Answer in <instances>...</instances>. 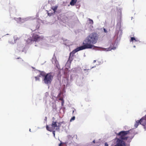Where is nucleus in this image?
<instances>
[{"label":"nucleus","instance_id":"1","mask_svg":"<svg viewBox=\"0 0 146 146\" xmlns=\"http://www.w3.org/2000/svg\"><path fill=\"white\" fill-rule=\"evenodd\" d=\"M99 35L97 33H92L88 35L83 41V46L86 49L91 48L95 46L93 44H96L98 40Z\"/></svg>","mask_w":146,"mask_h":146},{"label":"nucleus","instance_id":"2","mask_svg":"<svg viewBox=\"0 0 146 146\" xmlns=\"http://www.w3.org/2000/svg\"><path fill=\"white\" fill-rule=\"evenodd\" d=\"M64 123V121L57 123L56 121H53L51 125V127H49L48 125H46V129L48 131L50 132L52 131L53 136L55 137V130L59 131L62 124Z\"/></svg>","mask_w":146,"mask_h":146},{"label":"nucleus","instance_id":"3","mask_svg":"<svg viewBox=\"0 0 146 146\" xmlns=\"http://www.w3.org/2000/svg\"><path fill=\"white\" fill-rule=\"evenodd\" d=\"M53 78V76L50 73L47 74L44 79V83L47 84H50Z\"/></svg>","mask_w":146,"mask_h":146},{"label":"nucleus","instance_id":"4","mask_svg":"<svg viewBox=\"0 0 146 146\" xmlns=\"http://www.w3.org/2000/svg\"><path fill=\"white\" fill-rule=\"evenodd\" d=\"M129 131H122L117 134V135L119 136L120 139L123 140H126L128 138V137H126V135L129 133Z\"/></svg>","mask_w":146,"mask_h":146},{"label":"nucleus","instance_id":"5","mask_svg":"<svg viewBox=\"0 0 146 146\" xmlns=\"http://www.w3.org/2000/svg\"><path fill=\"white\" fill-rule=\"evenodd\" d=\"M44 36H39L36 33L33 34L31 41L35 42H38L43 39Z\"/></svg>","mask_w":146,"mask_h":146},{"label":"nucleus","instance_id":"6","mask_svg":"<svg viewBox=\"0 0 146 146\" xmlns=\"http://www.w3.org/2000/svg\"><path fill=\"white\" fill-rule=\"evenodd\" d=\"M85 49L83 46H80L78 47L77 48L73 50L72 52H71L70 54L69 58H72L74 56V54L80 50H82Z\"/></svg>","mask_w":146,"mask_h":146},{"label":"nucleus","instance_id":"7","mask_svg":"<svg viewBox=\"0 0 146 146\" xmlns=\"http://www.w3.org/2000/svg\"><path fill=\"white\" fill-rule=\"evenodd\" d=\"M123 140L119 138H117L116 141L117 146H125V143Z\"/></svg>","mask_w":146,"mask_h":146},{"label":"nucleus","instance_id":"8","mask_svg":"<svg viewBox=\"0 0 146 146\" xmlns=\"http://www.w3.org/2000/svg\"><path fill=\"white\" fill-rule=\"evenodd\" d=\"M140 124L143 125H145L146 124V119L143 118H142L139 120Z\"/></svg>","mask_w":146,"mask_h":146},{"label":"nucleus","instance_id":"9","mask_svg":"<svg viewBox=\"0 0 146 146\" xmlns=\"http://www.w3.org/2000/svg\"><path fill=\"white\" fill-rule=\"evenodd\" d=\"M58 7V6L57 5H56L54 6H53L51 7V9L53 10L54 13H55L56 12Z\"/></svg>","mask_w":146,"mask_h":146},{"label":"nucleus","instance_id":"10","mask_svg":"<svg viewBox=\"0 0 146 146\" xmlns=\"http://www.w3.org/2000/svg\"><path fill=\"white\" fill-rule=\"evenodd\" d=\"M77 0H72L70 3V4L71 5H74L76 3Z\"/></svg>","mask_w":146,"mask_h":146},{"label":"nucleus","instance_id":"11","mask_svg":"<svg viewBox=\"0 0 146 146\" xmlns=\"http://www.w3.org/2000/svg\"><path fill=\"white\" fill-rule=\"evenodd\" d=\"M139 124H140L139 120H137L136 121V123L134 125V126L135 128H137Z\"/></svg>","mask_w":146,"mask_h":146},{"label":"nucleus","instance_id":"12","mask_svg":"<svg viewBox=\"0 0 146 146\" xmlns=\"http://www.w3.org/2000/svg\"><path fill=\"white\" fill-rule=\"evenodd\" d=\"M137 40H136L135 39V38L133 37H131V39L130 40V42H136L137 41Z\"/></svg>","mask_w":146,"mask_h":146},{"label":"nucleus","instance_id":"13","mask_svg":"<svg viewBox=\"0 0 146 146\" xmlns=\"http://www.w3.org/2000/svg\"><path fill=\"white\" fill-rule=\"evenodd\" d=\"M40 75L44 77L46 74L45 72H40Z\"/></svg>","mask_w":146,"mask_h":146},{"label":"nucleus","instance_id":"14","mask_svg":"<svg viewBox=\"0 0 146 146\" xmlns=\"http://www.w3.org/2000/svg\"><path fill=\"white\" fill-rule=\"evenodd\" d=\"M40 76H36L35 77V78L36 81L38 80L39 81L40 80Z\"/></svg>","mask_w":146,"mask_h":146},{"label":"nucleus","instance_id":"15","mask_svg":"<svg viewBox=\"0 0 146 146\" xmlns=\"http://www.w3.org/2000/svg\"><path fill=\"white\" fill-rule=\"evenodd\" d=\"M88 20L89 21V23L91 24H93V20L90 19H89Z\"/></svg>","mask_w":146,"mask_h":146},{"label":"nucleus","instance_id":"16","mask_svg":"<svg viewBox=\"0 0 146 146\" xmlns=\"http://www.w3.org/2000/svg\"><path fill=\"white\" fill-rule=\"evenodd\" d=\"M75 116H73L72 118L70 120V121H72L74 120H75Z\"/></svg>","mask_w":146,"mask_h":146},{"label":"nucleus","instance_id":"17","mask_svg":"<svg viewBox=\"0 0 146 146\" xmlns=\"http://www.w3.org/2000/svg\"><path fill=\"white\" fill-rule=\"evenodd\" d=\"M104 31L105 33H108V31H107V30L105 28H104Z\"/></svg>","mask_w":146,"mask_h":146},{"label":"nucleus","instance_id":"18","mask_svg":"<svg viewBox=\"0 0 146 146\" xmlns=\"http://www.w3.org/2000/svg\"><path fill=\"white\" fill-rule=\"evenodd\" d=\"M55 62L56 64H57L58 63V61L56 60H55Z\"/></svg>","mask_w":146,"mask_h":146},{"label":"nucleus","instance_id":"19","mask_svg":"<svg viewBox=\"0 0 146 146\" xmlns=\"http://www.w3.org/2000/svg\"><path fill=\"white\" fill-rule=\"evenodd\" d=\"M105 146H108V145L107 143H106L105 144Z\"/></svg>","mask_w":146,"mask_h":146},{"label":"nucleus","instance_id":"20","mask_svg":"<svg viewBox=\"0 0 146 146\" xmlns=\"http://www.w3.org/2000/svg\"><path fill=\"white\" fill-rule=\"evenodd\" d=\"M17 19H19V21H21V18H17Z\"/></svg>","mask_w":146,"mask_h":146},{"label":"nucleus","instance_id":"21","mask_svg":"<svg viewBox=\"0 0 146 146\" xmlns=\"http://www.w3.org/2000/svg\"><path fill=\"white\" fill-rule=\"evenodd\" d=\"M59 146H62V143H60L59 145Z\"/></svg>","mask_w":146,"mask_h":146},{"label":"nucleus","instance_id":"22","mask_svg":"<svg viewBox=\"0 0 146 146\" xmlns=\"http://www.w3.org/2000/svg\"><path fill=\"white\" fill-rule=\"evenodd\" d=\"M94 143H95V140H94L92 142Z\"/></svg>","mask_w":146,"mask_h":146},{"label":"nucleus","instance_id":"23","mask_svg":"<svg viewBox=\"0 0 146 146\" xmlns=\"http://www.w3.org/2000/svg\"><path fill=\"white\" fill-rule=\"evenodd\" d=\"M74 111H73V113H74Z\"/></svg>","mask_w":146,"mask_h":146},{"label":"nucleus","instance_id":"24","mask_svg":"<svg viewBox=\"0 0 146 146\" xmlns=\"http://www.w3.org/2000/svg\"><path fill=\"white\" fill-rule=\"evenodd\" d=\"M60 100H62V99H60Z\"/></svg>","mask_w":146,"mask_h":146},{"label":"nucleus","instance_id":"25","mask_svg":"<svg viewBox=\"0 0 146 146\" xmlns=\"http://www.w3.org/2000/svg\"><path fill=\"white\" fill-rule=\"evenodd\" d=\"M113 49V48H111V50Z\"/></svg>","mask_w":146,"mask_h":146}]
</instances>
